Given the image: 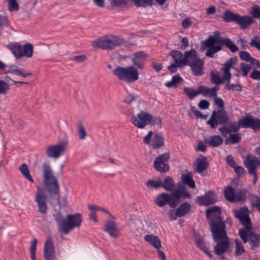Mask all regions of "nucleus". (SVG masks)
Returning a JSON list of instances; mask_svg holds the SVG:
<instances>
[{
  "label": "nucleus",
  "instance_id": "nucleus-1",
  "mask_svg": "<svg viewBox=\"0 0 260 260\" xmlns=\"http://www.w3.org/2000/svg\"><path fill=\"white\" fill-rule=\"evenodd\" d=\"M43 169L45 187L50 196L49 203L53 206L59 205V188L57 180L49 165L43 164Z\"/></svg>",
  "mask_w": 260,
  "mask_h": 260
},
{
  "label": "nucleus",
  "instance_id": "nucleus-2",
  "mask_svg": "<svg viewBox=\"0 0 260 260\" xmlns=\"http://www.w3.org/2000/svg\"><path fill=\"white\" fill-rule=\"evenodd\" d=\"M53 217L58 231L66 235L74 228L79 227L82 221L81 215L78 213L67 215L66 219L63 218L60 212H57L53 215Z\"/></svg>",
  "mask_w": 260,
  "mask_h": 260
},
{
  "label": "nucleus",
  "instance_id": "nucleus-3",
  "mask_svg": "<svg viewBox=\"0 0 260 260\" xmlns=\"http://www.w3.org/2000/svg\"><path fill=\"white\" fill-rule=\"evenodd\" d=\"M181 199V192L179 189H175L170 193L163 192L158 194L154 203L159 207L168 205L170 208L174 209L180 203Z\"/></svg>",
  "mask_w": 260,
  "mask_h": 260
},
{
  "label": "nucleus",
  "instance_id": "nucleus-4",
  "mask_svg": "<svg viewBox=\"0 0 260 260\" xmlns=\"http://www.w3.org/2000/svg\"><path fill=\"white\" fill-rule=\"evenodd\" d=\"M124 43L123 38L117 36H105L92 42L93 47L100 48L104 50H112Z\"/></svg>",
  "mask_w": 260,
  "mask_h": 260
},
{
  "label": "nucleus",
  "instance_id": "nucleus-5",
  "mask_svg": "<svg viewBox=\"0 0 260 260\" xmlns=\"http://www.w3.org/2000/svg\"><path fill=\"white\" fill-rule=\"evenodd\" d=\"M113 74L119 80L126 82H134L139 79L138 71L132 66L126 67L117 66L113 70Z\"/></svg>",
  "mask_w": 260,
  "mask_h": 260
},
{
  "label": "nucleus",
  "instance_id": "nucleus-6",
  "mask_svg": "<svg viewBox=\"0 0 260 260\" xmlns=\"http://www.w3.org/2000/svg\"><path fill=\"white\" fill-rule=\"evenodd\" d=\"M256 120V117L247 113L242 118L239 119L238 122H229V135L230 133H238L240 127L251 128L254 132Z\"/></svg>",
  "mask_w": 260,
  "mask_h": 260
},
{
  "label": "nucleus",
  "instance_id": "nucleus-7",
  "mask_svg": "<svg viewBox=\"0 0 260 260\" xmlns=\"http://www.w3.org/2000/svg\"><path fill=\"white\" fill-rule=\"evenodd\" d=\"M250 211L246 206L241 207L239 210L234 211L235 216L239 220L240 222L244 226V228L240 229L238 234L241 231L252 230V226L250 218Z\"/></svg>",
  "mask_w": 260,
  "mask_h": 260
},
{
  "label": "nucleus",
  "instance_id": "nucleus-8",
  "mask_svg": "<svg viewBox=\"0 0 260 260\" xmlns=\"http://www.w3.org/2000/svg\"><path fill=\"white\" fill-rule=\"evenodd\" d=\"M228 123V115L224 109L214 110L210 118L207 121L212 129H215L218 125H225Z\"/></svg>",
  "mask_w": 260,
  "mask_h": 260
},
{
  "label": "nucleus",
  "instance_id": "nucleus-9",
  "mask_svg": "<svg viewBox=\"0 0 260 260\" xmlns=\"http://www.w3.org/2000/svg\"><path fill=\"white\" fill-rule=\"evenodd\" d=\"M234 22L242 29H246L248 26L255 22V20L249 15L241 16L229 10V22Z\"/></svg>",
  "mask_w": 260,
  "mask_h": 260
},
{
  "label": "nucleus",
  "instance_id": "nucleus-10",
  "mask_svg": "<svg viewBox=\"0 0 260 260\" xmlns=\"http://www.w3.org/2000/svg\"><path fill=\"white\" fill-rule=\"evenodd\" d=\"M239 235L244 243H249L251 250L260 247V235L251 232V230L241 231Z\"/></svg>",
  "mask_w": 260,
  "mask_h": 260
},
{
  "label": "nucleus",
  "instance_id": "nucleus-11",
  "mask_svg": "<svg viewBox=\"0 0 260 260\" xmlns=\"http://www.w3.org/2000/svg\"><path fill=\"white\" fill-rule=\"evenodd\" d=\"M244 165L248 173L254 176L253 184L255 185L258 179L256 169L260 166V159L254 156H249L244 161Z\"/></svg>",
  "mask_w": 260,
  "mask_h": 260
},
{
  "label": "nucleus",
  "instance_id": "nucleus-12",
  "mask_svg": "<svg viewBox=\"0 0 260 260\" xmlns=\"http://www.w3.org/2000/svg\"><path fill=\"white\" fill-rule=\"evenodd\" d=\"M151 120V114L145 111H141L137 116H134L131 118L132 122L139 128H144L150 124Z\"/></svg>",
  "mask_w": 260,
  "mask_h": 260
},
{
  "label": "nucleus",
  "instance_id": "nucleus-13",
  "mask_svg": "<svg viewBox=\"0 0 260 260\" xmlns=\"http://www.w3.org/2000/svg\"><path fill=\"white\" fill-rule=\"evenodd\" d=\"M205 46H216L224 45L228 47V38L222 37L218 31H215L204 42Z\"/></svg>",
  "mask_w": 260,
  "mask_h": 260
},
{
  "label": "nucleus",
  "instance_id": "nucleus-14",
  "mask_svg": "<svg viewBox=\"0 0 260 260\" xmlns=\"http://www.w3.org/2000/svg\"><path fill=\"white\" fill-rule=\"evenodd\" d=\"M217 201V196L213 190H209L204 196H198L196 198L197 203L200 206H208Z\"/></svg>",
  "mask_w": 260,
  "mask_h": 260
},
{
  "label": "nucleus",
  "instance_id": "nucleus-15",
  "mask_svg": "<svg viewBox=\"0 0 260 260\" xmlns=\"http://www.w3.org/2000/svg\"><path fill=\"white\" fill-rule=\"evenodd\" d=\"M246 191L240 189L235 190L233 187L229 186V202H245L246 200Z\"/></svg>",
  "mask_w": 260,
  "mask_h": 260
},
{
  "label": "nucleus",
  "instance_id": "nucleus-16",
  "mask_svg": "<svg viewBox=\"0 0 260 260\" xmlns=\"http://www.w3.org/2000/svg\"><path fill=\"white\" fill-rule=\"evenodd\" d=\"M66 144L64 142L49 146L46 150V154L49 158H57L66 151Z\"/></svg>",
  "mask_w": 260,
  "mask_h": 260
},
{
  "label": "nucleus",
  "instance_id": "nucleus-17",
  "mask_svg": "<svg viewBox=\"0 0 260 260\" xmlns=\"http://www.w3.org/2000/svg\"><path fill=\"white\" fill-rule=\"evenodd\" d=\"M45 260H55L56 252L53 240L51 237L47 238L43 248Z\"/></svg>",
  "mask_w": 260,
  "mask_h": 260
},
{
  "label": "nucleus",
  "instance_id": "nucleus-18",
  "mask_svg": "<svg viewBox=\"0 0 260 260\" xmlns=\"http://www.w3.org/2000/svg\"><path fill=\"white\" fill-rule=\"evenodd\" d=\"M169 158V154L168 153L159 155L154 161L155 169L159 172H166L169 170V166L166 162Z\"/></svg>",
  "mask_w": 260,
  "mask_h": 260
},
{
  "label": "nucleus",
  "instance_id": "nucleus-19",
  "mask_svg": "<svg viewBox=\"0 0 260 260\" xmlns=\"http://www.w3.org/2000/svg\"><path fill=\"white\" fill-rule=\"evenodd\" d=\"M224 74L221 78L219 73L215 71H211L210 73L211 82L215 84L219 85L223 83V80H228V61L224 62V67L221 69Z\"/></svg>",
  "mask_w": 260,
  "mask_h": 260
},
{
  "label": "nucleus",
  "instance_id": "nucleus-20",
  "mask_svg": "<svg viewBox=\"0 0 260 260\" xmlns=\"http://www.w3.org/2000/svg\"><path fill=\"white\" fill-rule=\"evenodd\" d=\"M35 201L38 204L39 211L42 214H46L48 209L46 203V196L42 190L40 189L38 190L35 197Z\"/></svg>",
  "mask_w": 260,
  "mask_h": 260
},
{
  "label": "nucleus",
  "instance_id": "nucleus-21",
  "mask_svg": "<svg viewBox=\"0 0 260 260\" xmlns=\"http://www.w3.org/2000/svg\"><path fill=\"white\" fill-rule=\"evenodd\" d=\"M146 57V54L143 51L137 52L133 54L132 59L136 69L143 68Z\"/></svg>",
  "mask_w": 260,
  "mask_h": 260
},
{
  "label": "nucleus",
  "instance_id": "nucleus-22",
  "mask_svg": "<svg viewBox=\"0 0 260 260\" xmlns=\"http://www.w3.org/2000/svg\"><path fill=\"white\" fill-rule=\"evenodd\" d=\"M105 231L112 238H117L119 235V230L116 223L113 221H110L105 224Z\"/></svg>",
  "mask_w": 260,
  "mask_h": 260
},
{
  "label": "nucleus",
  "instance_id": "nucleus-23",
  "mask_svg": "<svg viewBox=\"0 0 260 260\" xmlns=\"http://www.w3.org/2000/svg\"><path fill=\"white\" fill-rule=\"evenodd\" d=\"M204 61L199 59L189 65L191 70L195 76H201L204 74Z\"/></svg>",
  "mask_w": 260,
  "mask_h": 260
},
{
  "label": "nucleus",
  "instance_id": "nucleus-24",
  "mask_svg": "<svg viewBox=\"0 0 260 260\" xmlns=\"http://www.w3.org/2000/svg\"><path fill=\"white\" fill-rule=\"evenodd\" d=\"M165 145L164 138L162 133H156L153 138L151 146L154 149H157Z\"/></svg>",
  "mask_w": 260,
  "mask_h": 260
},
{
  "label": "nucleus",
  "instance_id": "nucleus-25",
  "mask_svg": "<svg viewBox=\"0 0 260 260\" xmlns=\"http://www.w3.org/2000/svg\"><path fill=\"white\" fill-rule=\"evenodd\" d=\"M197 54V51L193 49L190 51H185L184 55V60H185V66H189L192 62L199 59Z\"/></svg>",
  "mask_w": 260,
  "mask_h": 260
},
{
  "label": "nucleus",
  "instance_id": "nucleus-26",
  "mask_svg": "<svg viewBox=\"0 0 260 260\" xmlns=\"http://www.w3.org/2000/svg\"><path fill=\"white\" fill-rule=\"evenodd\" d=\"M110 6L112 9H123L128 6V3L133 0H109Z\"/></svg>",
  "mask_w": 260,
  "mask_h": 260
},
{
  "label": "nucleus",
  "instance_id": "nucleus-27",
  "mask_svg": "<svg viewBox=\"0 0 260 260\" xmlns=\"http://www.w3.org/2000/svg\"><path fill=\"white\" fill-rule=\"evenodd\" d=\"M196 161L197 164L196 172L202 175L203 172L206 171L209 166L207 158L205 157H203L202 158H198Z\"/></svg>",
  "mask_w": 260,
  "mask_h": 260
},
{
  "label": "nucleus",
  "instance_id": "nucleus-28",
  "mask_svg": "<svg viewBox=\"0 0 260 260\" xmlns=\"http://www.w3.org/2000/svg\"><path fill=\"white\" fill-rule=\"evenodd\" d=\"M223 142V140L219 136L214 135L209 137L204 140V143L212 147H218Z\"/></svg>",
  "mask_w": 260,
  "mask_h": 260
},
{
  "label": "nucleus",
  "instance_id": "nucleus-29",
  "mask_svg": "<svg viewBox=\"0 0 260 260\" xmlns=\"http://www.w3.org/2000/svg\"><path fill=\"white\" fill-rule=\"evenodd\" d=\"M170 55L173 58L176 63L179 64V66H185L184 56L181 52L173 50L171 51Z\"/></svg>",
  "mask_w": 260,
  "mask_h": 260
},
{
  "label": "nucleus",
  "instance_id": "nucleus-30",
  "mask_svg": "<svg viewBox=\"0 0 260 260\" xmlns=\"http://www.w3.org/2000/svg\"><path fill=\"white\" fill-rule=\"evenodd\" d=\"M16 59L22 57V46L18 43H12L8 46Z\"/></svg>",
  "mask_w": 260,
  "mask_h": 260
},
{
  "label": "nucleus",
  "instance_id": "nucleus-31",
  "mask_svg": "<svg viewBox=\"0 0 260 260\" xmlns=\"http://www.w3.org/2000/svg\"><path fill=\"white\" fill-rule=\"evenodd\" d=\"M144 239L156 249H160L161 247V241L157 236L152 235H146L144 237Z\"/></svg>",
  "mask_w": 260,
  "mask_h": 260
},
{
  "label": "nucleus",
  "instance_id": "nucleus-32",
  "mask_svg": "<svg viewBox=\"0 0 260 260\" xmlns=\"http://www.w3.org/2000/svg\"><path fill=\"white\" fill-rule=\"evenodd\" d=\"M191 209L190 204L185 202L181 204L176 210V215L179 217L185 216Z\"/></svg>",
  "mask_w": 260,
  "mask_h": 260
},
{
  "label": "nucleus",
  "instance_id": "nucleus-33",
  "mask_svg": "<svg viewBox=\"0 0 260 260\" xmlns=\"http://www.w3.org/2000/svg\"><path fill=\"white\" fill-rule=\"evenodd\" d=\"M162 186L167 191H172L175 187L176 184L173 180V179L171 177H167L162 182Z\"/></svg>",
  "mask_w": 260,
  "mask_h": 260
},
{
  "label": "nucleus",
  "instance_id": "nucleus-34",
  "mask_svg": "<svg viewBox=\"0 0 260 260\" xmlns=\"http://www.w3.org/2000/svg\"><path fill=\"white\" fill-rule=\"evenodd\" d=\"M33 46L31 44L26 43L22 47V57L30 58L33 54Z\"/></svg>",
  "mask_w": 260,
  "mask_h": 260
},
{
  "label": "nucleus",
  "instance_id": "nucleus-35",
  "mask_svg": "<svg viewBox=\"0 0 260 260\" xmlns=\"http://www.w3.org/2000/svg\"><path fill=\"white\" fill-rule=\"evenodd\" d=\"M7 72L18 76L21 75L23 77H26L28 76L31 75L30 73H23V69L18 68L14 65L10 67V69L7 71Z\"/></svg>",
  "mask_w": 260,
  "mask_h": 260
},
{
  "label": "nucleus",
  "instance_id": "nucleus-36",
  "mask_svg": "<svg viewBox=\"0 0 260 260\" xmlns=\"http://www.w3.org/2000/svg\"><path fill=\"white\" fill-rule=\"evenodd\" d=\"M183 81L181 77L178 75L176 74L174 75L171 81H168L165 83V85L168 87H172L173 86H175L176 87L178 84Z\"/></svg>",
  "mask_w": 260,
  "mask_h": 260
},
{
  "label": "nucleus",
  "instance_id": "nucleus-37",
  "mask_svg": "<svg viewBox=\"0 0 260 260\" xmlns=\"http://www.w3.org/2000/svg\"><path fill=\"white\" fill-rule=\"evenodd\" d=\"M242 135L239 133H230L229 135V144H234L239 143L242 139Z\"/></svg>",
  "mask_w": 260,
  "mask_h": 260
},
{
  "label": "nucleus",
  "instance_id": "nucleus-38",
  "mask_svg": "<svg viewBox=\"0 0 260 260\" xmlns=\"http://www.w3.org/2000/svg\"><path fill=\"white\" fill-rule=\"evenodd\" d=\"M184 92L186 95V96L188 97V98L189 100H191L194 97H196V96L200 94L199 87H198L197 90H194L191 88L184 87Z\"/></svg>",
  "mask_w": 260,
  "mask_h": 260
},
{
  "label": "nucleus",
  "instance_id": "nucleus-39",
  "mask_svg": "<svg viewBox=\"0 0 260 260\" xmlns=\"http://www.w3.org/2000/svg\"><path fill=\"white\" fill-rule=\"evenodd\" d=\"M182 180L184 184L187 185L190 188H194L196 187L195 182L191 174H187L183 175Z\"/></svg>",
  "mask_w": 260,
  "mask_h": 260
},
{
  "label": "nucleus",
  "instance_id": "nucleus-40",
  "mask_svg": "<svg viewBox=\"0 0 260 260\" xmlns=\"http://www.w3.org/2000/svg\"><path fill=\"white\" fill-rule=\"evenodd\" d=\"M19 170L21 173V174L29 181L31 182H34V180L31 176L28 167L25 164H22Z\"/></svg>",
  "mask_w": 260,
  "mask_h": 260
},
{
  "label": "nucleus",
  "instance_id": "nucleus-41",
  "mask_svg": "<svg viewBox=\"0 0 260 260\" xmlns=\"http://www.w3.org/2000/svg\"><path fill=\"white\" fill-rule=\"evenodd\" d=\"M206 47L209 48V49L206 51L205 54L207 56L210 58H213L214 57V54L221 49L220 46Z\"/></svg>",
  "mask_w": 260,
  "mask_h": 260
},
{
  "label": "nucleus",
  "instance_id": "nucleus-42",
  "mask_svg": "<svg viewBox=\"0 0 260 260\" xmlns=\"http://www.w3.org/2000/svg\"><path fill=\"white\" fill-rule=\"evenodd\" d=\"M10 89V85L5 80L0 79V94H6Z\"/></svg>",
  "mask_w": 260,
  "mask_h": 260
},
{
  "label": "nucleus",
  "instance_id": "nucleus-43",
  "mask_svg": "<svg viewBox=\"0 0 260 260\" xmlns=\"http://www.w3.org/2000/svg\"><path fill=\"white\" fill-rule=\"evenodd\" d=\"M153 0H133L134 5L137 7H145L147 6H152Z\"/></svg>",
  "mask_w": 260,
  "mask_h": 260
},
{
  "label": "nucleus",
  "instance_id": "nucleus-44",
  "mask_svg": "<svg viewBox=\"0 0 260 260\" xmlns=\"http://www.w3.org/2000/svg\"><path fill=\"white\" fill-rule=\"evenodd\" d=\"M8 8L11 12L18 11L19 9V6L16 0H8Z\"/></svg>",
  "mask_w": 260,
  "mask_h": 260
},
{
  "label": "nucleus",
  "instance_id": "nucleus-45",
  "mask_svg": "<svg viewBox=\"0 0 260 260\" xmlns=\"http://www.w3.org/2000/svg\"><path fill=\"white\" fill-rule=\"evenodd\" d=\"M77 128L79 138H80V140H84L87 134L85 129L83 125H82L81 122H79L78 123Z\"/></svg>",
  "mask_w": 260,
  "mask_h": 260
},
{
  "label": "nucleus",
  "instance_id": "nucleus-46",
  "mask_svg": "<svg viewBox=\"0 0 260 260\" xmlns=\"http://www.w3.org/2000/svg\"><path fill=\"white\" fill-rule=\"evenodd\" d=\"M235 244H236L235 254L236 255H241L245 251L244 247L243 246L240 240H239L238 239H236L235 240Z\"/></svg>",
  "mask_w": 260,
  "mask_h": 260
},
{
  "label": "nucleus",
  "instance_id": "nucleus-47",
  "mask_svg": "<svg viewBox=\"0 0 260 260\" xmlns=\"http://www.w3.org/2000/svg\"><path fill=\"white\" fill-rule=\"evenodd\" d=\"M231 78V74L229 71V90H233V91H241L242 89V86L238 83H236L235 84H230V79Z\"/></svg>",
  "mask_w": 260,
  "mask_h": 260
},
{
  "label": "nucleus",
  "instance_id": "nucleus-48",
  "mask_svg": "<svg viewBox=\"0 0 260 260\" xmlns=\"http://www.w3.org/2000/svg\"><path fill=\"white\" fill-rule=\"evenodd\" d=\"M200 94H202L204 96H206L208 95L212 96V92L211 88H209L205 86H199Z\"/></svg>",
  "mask_w": 260,
  "mask_h": 260
},
{
  "label": "nucleus",
  "instance_id": "nucleus-49",
  "mask_svg": "<svg viewBox=\"0 0 260 260\" xmlns=\"http://www.w3.org/2000/svg\"><path fill=\"white\" fill-rule=\"evenodd\" d=\"M241 70L242 72V75L244 77L247 76L248 73L250 71L251 66V64H247L245 62H241L240 64Z\"/></svg>",
  "mask_w": 260,
  "mask_h": 260
},
{
  "label": "nucleus",
  "instance_id": "nucleus-50",
  "mask_svg": "<svg viewBox=\"0 0 260 260\" xmlns=\"http://www.w3.org/2000/svg\"><path fill=\"white\" fill-rule=\"evenodd\" d=\"M146 184L148 186H150L152 188H157L159 187H161L162 186V181L160 180H149L146 183Z\"/></svg>",
  "mask_w": 260,
  "mask_h": 260
},
{
  "label": "nucleus",
  "instance_id": "nucleus-51",
  "mask_svg": "<svg viewBox=\"0 0 260 260\" xmlns=\"http://www.w3.org/2000/svg\"><path fill=\"white\" fill-rule=\"evenodd\" d=\"M239 57L241 60L250 62L252 58L250 54L247 51H241L239 53Z\"/></svg>",
  "mask_w": 260,
  "mask_h": 260
},
{
  "label": "nucleus",
  "instance_id": "nucleus-52",
  "mask_svg": "<svg viewBox=\"0 0 260 260\" xmlns=\"http://www.w3.org/2000/svg\"><path fill=\"white\" fill-rule=\"evenodd\" d=\"M249 45L250 46L254 47L257 49L260 50V40L259 36H254V38L251 39Z\"/></svg>",
  "mask_w": 260,
  "mask_h": 260
},
{
  "label": "nucleus",
  "instance_id": "nucleus-53",
  "mask_svg": "<svg viewBox=\"0 0 260 260\" xmlns=\"http://www.w3.org/2000/svg\"><path fill=\"white\" fill-rule=\"evenodd\" d=\"M251 15L252 17L260 18V8L258 6L254 5L251 7Z\"/></svg>",
  "mask_w": 260,
  "mask_h": 260
},
{
  "label": "nucleus",
  "instance_id": "nucleus-54",
  "mask_svg": "<svg viewBox=\"0 0 260 260\" xmlns=\"http://www.w3.org/2000/svg\"><path fill=\"white\" fill-rule=\"evenodd\" d=\"M234 171L237 175V176L239 177H243L245 175L246 171L245 169L241 166H236L234 169Z\"/></svg>",
  "mask_w": 260,
  "mask_h": 260
},
{
  "label": "nucleus",
  "instance_id": "nucleus-55",
  "mask_svg": "<svg viewBox=\"0 0 260 260\" xmlns=\"http://www.w3.org/2000/svg\"><path fill=\"white\" fill-rule=\"evenodd\" d=\"M9 25L8 17L5 15H0V27H6Z\"/></svg>",
  "mask_w": 260,
  "mask_h": 260
},
{
  "label": "nucleus",
  "instance_id": "nucleus-56",
  "mask_svg": "<svg viewBox=\"0 0 260 260\" xmlns=\"http://www.w3.org/2000/svg\"><path fill=\"white\" fill-rule=\"evenodd\" d=\"M161 119L160 117H153L151 115V120L150 121V124L152 125H161Z\"/></svg>",
  "mask_w": 260,
  "mask_h": 260
},
{
  "label": "nucleus",
  "instance_id": "nucleus-57",
  "mask_svg": "<svg viewBox=\"0 0 260 260\" xmlns=\"http://www.w3.org/2000/svg\"><path fill=\"white\" fill-rule=\"evenodd\" d=\"M209 103L208 101L205 100H202L199 102L198 106L201 109H206L208 108L209 106Z\"/></svg>",
  "mask_w": 260,
  "mask_h": 260
},
{
  "label": "nucleus",
  "instance_id": "nucleus-58",
  "mask_svg": "<svg viewBox=\"0 0 260 260\" xmlns=\"http://www.w3.org/2000/svg\"><path fill=\"white\" fill-rule=\"evenodd\" d=\"M183 66H179L178 63H172L168 67V69L172 73H176L177 71V68H181Z\"/></svg>",
  "mask_w": 260,
  "mask_h": 260
},
{
  "label": "nucleus",
  "instance_id": "nucleus-59",
  "mask_svg": "<svg viewBox=\"0 0 260 260\" xmlns=\"http://www.w3.org/2000/svg\"><path fill=\"white\" fill-rule=\"evenodd\" d=\"M250 77L254 80L260 79V71L254 69L250 75Z\"/></svg>",
  "mask_w": 260,
  "mask_h": 260
},
{
  "label": "nucleus",
  "instance_id": "nucleus-60",
  "mask_svg": "<svg viewBox=\"0 0 260 260\" xmlns=\"http://www.w3.org/2000/svg\"><path fill=\"white\" fill-rule=\"evenodd\" d=\"M196 242L198 246L202 250H205V249H207V247L206 246L202 238H197L196 239Z\"/></svg>",
  "mask_w": 260,
  "mask_h": 260
},
{
  "label": "nucleus",
  "instance_id": "nucleus-61",
  "mask_svg": "<svg viewBox=\"0 0 260 260\" xmlns=\"http://www.w3.org/2000/svg\"><path fill=\"white\" fill-rule=\"evenodd\" d=\"M229 49L232 52H236L239 50V48L229 39Z\"/></svg>",
  "mask_w": 260,
  "mask_h": 260
},
{
  "label": "nucleus",
  "instance_id": "nucleus-62",
  "mask_svg": "<svg viewBox=\"0 0 260 260\" xmlns=\"http://www.w3.org/2000/svg\"><path fill=\"white\" fill-rule=\"evenodd\" d=\"M152 134V131H150L148 132V134L144 137L143 139V142L144 144L148 145L150 143Z\"/></svg>",
  "mask_w": 260,
  "mask_h": 260
},
{
  "label": "nucleus",
  "instance_id": "nucleus-63",
  "mask_svg": "<svg viewBox=\"0 0 260 260\" xmlns=\"http://www.w3.org/2000/svg\"><path fill=\"white\" fill-rule=\"evenodd\" d=\"M86 56L84 55L75 56L73 57V60L76 62H81L85 60Z\"/></svg>",
  "mask_w": 260,
  "mask_h": 260
},
{
  "label": "nucleus",
  "instance_id": "nucleus-64",
  "mask_svg": "<svg viewBox=\"0 0 260 260\" xmlns=\"http://www.w3.org/2000/svg\"><path fill=\"white\" fill-rule=\"evenodd\" d=\"M191 24V22L189 18H186L184 19L182 22V26L183 28L187 29L189 27Z\"/></svg>",
  "mask_w": 260,
  "mask_h": 260
}]
</instances>
